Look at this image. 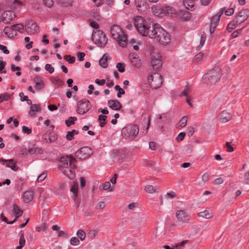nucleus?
I'll list each match as a JSON object with an SVG mask.
<instances>
[{"label": "nucleus", "instance_id": "obj_17", "mask_svg": "<svg viewBox=\"0 0 249 249\" xmlns=\"http://www.w3.org/2000/svg\"><path fill=\"white\" fill-rule=\"evenodd\" d=\"M129 58L131 64L133 67L139 68L141 66V61L139 59L138 55L135 53H130L129 54Z\"/></svg>", "mask_w": 249, "mask_h": 249}, {"label": "nucleus", "instance_id": "obj_42", "mask_svg": "<svg viewBox=\"0 0 249 249\" xmlns=\"http://www.w3.org/2000/svg\"><path fill=\"white\" fill-rule=\"evenodd\" d=\"M36 229L38 232L40 231L41 230L45 231L47 229V223L43 222L40 226L36 227Z\"/></svg>", "mask_w": 249, "mask_h": 249}, {"label": "nucleus", "instance_id": "obj_12", "mask_svg": "<svg viewBox=\"0 0 249 249\" xmlns=\"http://www.w3.org/2000/svg\"><path fill=\"white\" fill-rule=\"evenodd\" d=\"M135 4L141 13L145 14L149 9V6L146 0H135Z\"/></svg>", "mask_w": 249, "mask_h": 249}, {"label": "nucleus", "instance_id": "obj_8", "mask_svg": "<svg viewBox=\"0 0 249 249\" xmlns=\"http://www.w3.org/2000/svg\"><path fill=\"white\" fill-rule=\"evenodd\" d=\"M151 63L154 70L159 71L162 66L160 55L155 52L151 54Z\"/></svg>", "mask_w": 249, "mask_h": 249}, {"label": "nucleus", "instance_id": "obj_6", "mask_svg": "<svg viewBox=\"0 0 249 249\" xmlns=\"http://www.w3.org/2000/svg\"><path fill=\"white\" fill-rule=\"evenodd\" d=\"M176 217L177 222L179 225L184 226L189 223L191 216L189 213L185 210H178L176 212Z\"/></svg>", "mask_w": 249, "mask_h": 249}, {"label": "nucleus", "instance_id": "obj_33", "mask_svg": "<svg viewBox=\"0 0 249 249\" xmlns=\"http://www.w3.org/2000/svg\"><path fill=\"white\" fill-rule=\"evenodd\" d=\"M12 30L14 31H19L22 33L21 30H23L24 25L21 23L16 24L11 26Z\"/></svg>", "mask_w": 249, "mask_h": 249}, {"label": "nucleus", "instance_id": "obj_34", "mask_svg": "<svg viewBox=\"0 0 249 249\" xmlns=\"http://www.w3.org/2000/svg\"><path fill=\"white\" fill-rule=\"evenodd\" d=\"M107 118V116L103 115H100L99 116L98 120L100 122V126L101 127H104L107 122H106V119Z\"/></svg>", "mask_w": 249, "mask_h": 249}, {"label": "nucleus", "instance_id": "obj_29", "mask_svg": "<svg viewBox=\"0 0 249 249\" xmlns=\"http://www.w3.org/2000/svg\"><path fill=\"white\" fill-rule=\"evenodd\" d=\"M240 25L239 23H236V20L233 19L232 21L230 22L228 26L227 29L229 31V32H231L237 26Z\"/></svg>", "mask_w": 249, "mask_h": 249}, {"label": "nucleus", "instance_id": "obj_11", "mask_svg": "<svg viewBox=\"0 0 249 249\" xmlns=\"http://www.w3.org/2000/svg\"><path fill=\"white\" fill-rule=\"evenodd\" d=\"M25 30L28 34H35L39 32V27L32 20H28L25 25Z\"/></svg>", "mask_w": 249, "mask_h": 249}, {"label": "nucleus", "instance_id": "obj_15", "mask_svg": "<svg viewBox=\"0 0 249 249\" xmlns=\"http://www.w3.org/2000/svg\"><path fill=\"white\" fill-rule=\"evenodd\" d=\"M160 10V14H164L165 16L171 17L177 16L178 14V11H176L174 8L170 6L162 7Z\"/></svg>", "mask_w": 249, "mask_h": 249}, {"label": "nucleus", "instance_id": "obj_37", "mask_svg": "<svg viewBox=\"0 0 249 249\" xmlns=\"http://www.w3.org/2000/svg\"><path fill=\"white\" fill-rule=\"evenodd\" d=\"M145 191L150 194H152L156 192V189L151 185H147L145 187Z\"/></svg>", "mask_w": 249, "mask_h": 249}, {"label": "nucleus", "instance_id": "obj_14", "mask_svg": "<svg viewBox=\"0 0 249 249\" xmlns=\"http://www.w3.org/2000/svg\"><path fill=\"white\" fill-rule=\"evenodd\" d=\"M16 17L14 13L11 11H6L1 15V21L5 24H8Z\"/></svg>", "mask_w": 249, "mask_h": 249}, {"label": "nucleus", "instance_id": "obj_55", "mask_svg": "<svg viewBox=\"0 0 249 249\" xmlns=\"http://www.w3.org/2000/svg\"><path fill=\"white\" fill-rule=\"evenodd\" d=\"M67 158L69 159V161L70 163V165L71 167H72L73 165H72V163L76 162V160L75 158H74L72 156L70 155L69 156H67Z\"/></svg>", "mask_w": 249, "mask_h": 249}, {"label": "nucleus", "instance_id": "obj_40", "mask_svg": "<svg viewBox=\"0 0 249 249\" xmlns=\"http://www.w3.org/2000/svg\"><path fill=\"white\" fill-rule=\"evenodd\" d=\"M65 60L68 61L70 64H72L75 62V58L70 55H66L64 56Z\"/></svg>", "mask_w": 249, "mask_h": 249}, {"label": "nucleus", "instance_id": "obj_64", "mask_svg": "<svg viewBox=\"0 0 249 249\" xmlns=\"http://www.w3.org/2000/svg\"><path fill=\"white\" fill-rule=\"evenodd\" d=\"M46 177V174L43 173L41 174V175H40L38 177L37 181L38 182H41V181H43L45 178Z\"/></svg>", "mask_w": 249, "mask_h": 249}, {"label": "nucleus", "instance_id": "obj_48", "mask_svg": "<svg viewBox=\"0 0 249 249\" xmlns=\"http://www.w3.org/2000/svg\"><path fill=\"white\" fill-rule=\"evenodd\" d=\"M45 69L48 71L50 73H52L54 71V68L51 64H47L45 66Z\"/></svg>", "mask_w": 249, "mask_h": 249}, {"label": "nucleus", "instance_id": "obj_26", "mask_svg": "<svg viewBox=\"0 0 249 249\" xmlns=\"http://www.w3.org/2000/svg\"><path fill=\"white\" fill-rule=\"evenodd\" d=\"M28 153L30 155L43 153V150L41 147L33 146L29 147Z\"/></svg>", "mask_w": 249, "mask_h": 249}, {"label": "nucleus", "instance_id": "obj_39", "mask_svg": "<svg viewBox=\"0 0 249 249\" xmlns=\"http://www.w3.org/2000/svg\"><path fill=\"white\" fill-rule=\"evenodd\" d=\"M77 235L81 241H83L85 239L86 233L83 230H79L77 232Z\"/></svg>", "mask_w": 249, "mask_h": 249}, {"label": "nucleus", "instance_id": "obj_61", "mask_svg": "<svg viewBox=\"0 0 249 249\" xmlns=\"http://www.w3.org/2000/svg\"><path fill=\"white\" fill-rule=\"evenodd\" d=\"M226 146L227 148V151L231 152L233 151V148L231 145V142H227L226 143Z\"/></svg>", "mask_w": 249, "mask_h": 249}, {"label": "nucleus", "instance_id": "obj_50", "mask_svg": "<svg viewBox=\"0 0 249 249\" xmlns=\"http://www.w3.org/2000/svg\"><path fill=\"white\" fill-rule=\"evenodd\" d=\"M58 2L61 5L67 7L71 5V2L67 1V0H58Z\"/></svg>", "mask_w": 249, "mask_h": 249}, {"label": "nucleus", "instance_id": "obj_5", "mask_svg": "<svg viewBox=\"0 0 249 249\" xmlns=\"http://www.w3.org/2000/svg\"><path fill=\"white\" fill-rule=\"evenodd\" d=\"M139 126L137 125H132L124 127L122 130V135L125 139H133L138 134Z\"/></svg>", "mask_w": 249, "mask_h": 249}, {"label": "nucleus", "instance_id": "obj_41", "mask_svg": "<svg viewBox=\"0 0 249 249\" xmlns=\"http://www.w3.org/2000/svg\"><path fill=\"white\" fill-rule=\"evenodd\" d=\"M10 98V95L8 93H5L4 94H0V103L3 101H7Z\"/></svg>", "mask_w": 249, "mask_h": 249}, {"label": "nucleus", "instance_id": "obj_59", "mask_svg": "<svg viewBox=\"0 0 249 249\" xmlns=\"http://www.w3.org/2000/svg\"><path fill=\"white\" fill-rule=\"evenodd\" d=\"M85 56V53L83 52H78L77 53V56L78 58L79 61H82L84 59V57Z\"/></svg>", "mask_w": 249, "mask_h": 249}, {"label": "nucleus", "instance_id": "obj_47", "mask_svg": "<svg viewBox=\"0 0 249 249\" xmlns=\"http://www.w3.org/2000/svg\"><path fill=\"white\" fill-rule=\"evenodd\" d=\"M166 196L169 198H174L177 197V195L175 192L170 191L166 193Z\"/></svg>", "mask_w": 249, "mask_h": 249}, {"label": "nucleus", "instance_id": "obj_43", "mask_svg": "<svg viewBox=\"0 0 249 249\" xmlns=\"http://www.w3.org/2000/svg\"><path fill=\"white\" fill-rule=\"evenodd\" d=\"M70 243L72 246H77L80 244V241L78 237H73L70 240Z\"/></svg>", "mask_w": 249, "mask_h": 249}, {"label": "nucleus", "instance_id": "obj_21", "mask_svg": "<svg viewBox=\"0 0 249 249\" xmlns=\"http://www.w3.org/2000/svg\"><path fill=\"white\" fill-rule=\"evenodd\" d=\"M107 104L110 108L114 110H119L122 107L121 103L117 100H110Z\"/></svg>", "mask_w": 249, "mask_h": 249}, {"label": "nucleus", "instance_id": "obj_4", "mask_svg": "<svg viewBox=\"0 0 249 249\" xmlns=\"http://www.w3.org/2000/svg\"><path fill=\"white\" fill-rule=\"evenodd\" d=\"M92 40L100 47H105L107 42V38L106 35L100 30L93 32Z\"/></svg>", "mask_w": 249, "mask_h": 249}, {"label": "nucleus", "instance_id": "obj_25", "mask_svg": "<svg viewBox=\"0 0 249 249\" xmlns=\"http://www.w3.org/2000/svg\"><path fill=\"white\" fill-rule=\"evenodd\" d=\"M41 107L38 105H32V106L30 107V111L29 112V115L32 117H35L36 116L35 112H39L41 111Z\"/></svg>", "mask_w": 249, "mask_h": 249}, {"label": "nucleus", "instance_id": "obj_16", "mask_svg": "<svg viewBox=\"0 0 249 249\" xmlns=\"http://www.w3.org/2000/svg\"><path fill=\"white\" fill-rule=\"evenodd\" d=\"M161 32V36H158L157 40L163 44H167L170 41V37L169 34L164 30H160Z\"/></svg>", "mask_w": 249, "mask_h": 249}, {"label": "nucleus", "instance_id": "obj_10", "mask_svg": "<svg viewBox=\"0 0 249 249\" xmlns=\"http://www.w3.org/2000/svg\"><path fill=\"white\" fill-rule=\"evenodd\" d=\"M92 154V150L88 146H85L78 150L75 153V156L78 159L84 160Z\"/></svg>", "mask_w": 249, "mask_h": 249}, {"label": "nucleus", "instance_id": "obj_31", "mask_svg": "<svg viewBox=\"0 0 249 249\" xmlns=\"http://www.w3.org/2000/svg\"><path fill=\"white\" fill-rule=\"evenodd\" d=\"M25 244V239L23 233H21L20 235L19 246L16 248V249H22Z\"/></svg>", "mask_w": 249, "mask_h": 249}, {"label": "nucleus", "instance_id": "obj_63", "mask_svg": "<svg viewBox=\"0 0 249 249\" xmlns=\"http://www.w3.org/2000/svg\"><path fill=\"white\" fill-rule=\"evenodd\" d=\"M220 18L218 16H214L212 17L211 22L214 23L218 24L220 20Z\"/></svg>", "mask_w": 249, "mask_h": 249}, {"label": "nucleus", "instance_id": "obj_2", "mask_svg": "<svg viewBox=\"0 0 249 249\" xmlns=\"http://www.w3.org/2000/svg\"><path fill=\"white\" fill-rule=\"evenodd\" d=\"M222 75L221 69L218 67H215L205 73L203 79L206 84L214 85L220 80Z\"/></svg>", "mask_w": 249, "mask_h": 249}, {"label": "nucleus", "instance_id": "obj_58", "mask_svg": "<svg viewBox=\"0 0 249 249\" xmlns=\"http://www.w3.org/2000/svg\"><path fill=\"white\" fill-rule=\"evenodd\" d=\"M5 64V63L0 60V73H5L6 72V71H2L4 69Z\"/></svg>", "mask_w": 249, "mask_h": 249}, {"label": "nucleus", "instance_id": "obj_9", "mask_svg": "<svg viewBox=\"0 0 249 249\" xmlns=\"http://www.w3.org/2000/svg\"><path fill=\"white\" fill-rule=\"evenodd\" d=\"M91 104L88 100H82L77 104L76 111L79 114H84L91 108Z\"/></svg>", "mask_w": 249, "mask_h": 249}, {"label": "nucleus", "instance_id": "obj_44", "mask_svg": "<svg viewBox=\"0 0 249 249\" xmlns=\"http://www.w3.org/2000/svg\"><path fill=\"white\" fill-rule=\"evenodd\" d=\"M116 68L120 72H124L125 71L124 64L122 63H118L116 65Z\"/></svg>", "mask_w": 249, "mask_h": 249}, {"label": "nucleus", "instance_id": "obj_35", "mask_svg": "<svg viewBox=\"0 0 249 249\" xmlns=\"http://www.w3.org/2000/svg\"><path fill=\"white\" fill-rule=\"evenodd\" d=\"M77 120L75 117H70L69 119L65 121V124L67 126H70L72 124H74V121Z\"/></svg>", "mask_w": 249, "mask_h": 249}, {"label": "nucleus", "instance_id": "obj_7", "mask_svg": "<svg viewBox=\"0 0 249 249\" xmlns=\"http://www.w3.org/2000/svg\"><path fill=\"white\" fill-rule=\"evenodd\" d=\"M148 81L150 87L154 89L160 88L162 85V76L159 73L154 72L148 77Z\"/></svg>", "mask_w": 249, "mask_h": 249}, {"label": "nucleus", "instance_id": "obj_53", "mask_svg": "<svg viewBox=\"0 0 249 249\" xmlns=\"http://www.w3.org/2000/svg\"><path fill=\"white\" fill-rule=\"evenodd\" d=\"M58 236H62L65 239H67L69 237V234L63 231H60L58 232Z\"/></svg>", "mask_w": 249, "mask_h": 249}, {"label": "nucleus", "instance_id": "obj_30", "mask_svg": "<svg viewBox=\"0 0 249 249\" xmlns=\"http://www.w3.org/2000/svg\"><path fill=\"white\" fill-rule=\"evenodd\" d=\"M99 64L102 67L104 68H106L107 67V56L106 54H105L103 56L102 58L100 59Z\"/></svg>", "mask_w": 249, "mask_h": 249}, {"label": "nucleus", "instance_id": "obj_13", "mask_svg": "<svg viewBox=\"0 0 249 249\" xmlns=\"http://www.w3.org/2000/svg\"><path fill=\"white\" fill-rule=\"evenodd\" d=\"M249 17V11L248 9H243L238 13L234 18L236 23L241 24L244 22Z\"/></svg>", "mask_w": 249, "mask_h": 249}, {"label": "nucleus", "instance_id": "obj_38", "mask_svg": "<svg viewBox=\"0 0 249 249\" xmlns=\"http://www.w3.org/2000/svg\"><path fill=\"white\" fill-rule=\"evenodd\" d=\"M11 70L13 71H18L16 72V74L18 76H20L21 74L20 71L21 70V68L19 67L16 66L14 64H12L11 66Z\"/></svg>", "mask_w": 249, "mask_h": 249}, {"label": "nucleus", "instance_id": "obj_60", "mask_svg": "<svg viewBox=\"0 0 249 249\" xmlns=\"http://www.w3.org/2000/svg\"><path fill=\"white\" fill-rule=\"evenodd\" d=\"M22 131L26 134H30L32 133V129L31 128H29L28 127L26 126H23L22 127Z\"/></svg>", "mask_w": 249, "mask_h": 249}, {"label": "nucleus", "instance_id": "obj_51", "mask_svg": "<svg viewBox=\"0 0 249 249\" xmlns=\"http://www.w3.org/2000/svg\"><path fill=\"white\" fill-rule=\"evenodd\" d=\"M204 56V53H203L200 52L196 54L194 58L195 60L196 61H199L203 58Z\"/></svg>", "mask_w": 249, "mask_h": 249}, {"label": "nucleus", "instance_id": "obj_3", "mask_svg": "<svg viewBox=\"0 0 249 249\" xmlns=\"http://www.w3.org/2000/svg\"><path fill=\"white\" fill-rule=\"evenodd\" d=\"M110 33L112 37L122 47H124L127 44V37L121 27L117 25H113L110 28Z\"/></svg>", "mask_w": 249, "mask_h": 249}, {"label": "nucleus", "instance_id": "obj_24", "mask_svg": "<svg viewBox=\"0 0 249 249\" xmlns=\"http://www.w3.org/2000/svg\"><path fill=\"white\" fill-rule=\"evenodd\" d=\"M34 192L33 191H27L23 194V199L25 203H29L34 198Z\"/></svg>", "mask_w": 249, "mask_h": 249}, {"label": "nucleus", "instance_id": "obj_56", "mask_svg": "<svg viewBox=\"0 0 249 249\" xmlns=\"http://www.w3.org/2000/svg\"><path fill=\"white\" fill-rule=\"evenodd\" d=\"M242 31V29L237 30L234 31L231 34V36L233 38L237 37L239 34H241Z\"/></svg>", "mask_w": 249, "mask_h": 249}, {"label": "nucleus", "instance_id": "obj_45", "mask_svg": "<svg viewBox=\"0 0 249 249\" xmlns=\"http://www.w3.org/2000/svg\"><path fill=\"white\" fill-rule=\"evenodd\" d=\"M0 219L2 221H4L8 224H13L15 221H16V219H15L12 221H8L7 218L4 215L3 213H1L0 215Z\"/></svg>", "mask_w": 249, "mask_h": 249}, {"label": "nucleus", "instance_id": "obj_1", "mask_svg": "<svg viewBox=\"0 0 249 249\" xmlns=\"http://www.w3.org/2000/svg\"><path fill=\"white\" fill-rule=\"evenodd\" d=\"M134 25L138 32L143 36H149L150 38L157 39L158 36H161L160 30H164L157 23L151 24L148 25L144 19L140 16L134 18Z\"/></svg>", "mask_w": 249, "mask_h": 249}, {"label": "nucleus", "instance_id": "obj_27", "mask_svg": "<svg viewBox=\"0 0 249 249\" xmlns=\"http://www.w3.org/2000/svg\"><path fill=\"white\" fill-rule=\"evenodd\" d=\"M13 213L17 219V218H18L22 215L23 211L20 210L17 204H14L13 205Z\"/></svg>", "mask_w": 249, "mask_h": 249}, {"label": "nucleus", "instance_id": "obj_23", "mask_svg": "<svg viewBox=\"0 0 249 249\" xmlns=\"http://www.w3.org/2000/svg\"><path fill=\"white\" fill-rule=\"evenodd\" d=\"M0 160L3 162V164H4V162H6V167H10L11 169H12L14 171L18 170V168L17 166L16 163L14 161V160L13 159H10L8 160L0 159Z\"/></svg>", "mask_w": 249, "mask_h": 249}, {"label": "nucleus", "instance_id": "obj_22", "mask_svg": "<svg viewBox=\"0 0 249 249\" xmlns=\"http://www.w3.org/2000/svg\"><path fill=\"white\" fill-rule=\"evenodd\" d=\"M183 20H188L191 18V15L189 12L186 10H180L178 11L177 16Z\"/></svg>", "mask_w": 249, "mask_h": 249}, {"label": "nucleus", "instance_id": "obj_52", "mask_svg": "<svg viewBox=\"0 0 249 249\" xmlns=\"http://www.w3.org/2000/svg\"><path fill=\"white\" fill-rule=\"evenodd\" d=\"M43 3L49 8H51L53 5V0H43Z\"/></svg>", "mask_w": 249, "mask_h": 249}, {"label": "nucleus", "instance_id": "obj_20", "mask_svg": "<svg viewBox=\"0 0 249 249\" xmlns=\"http://www.w3.org/2000/svg\"><path fill=\"white\" fill-rule=\"evenodd\" d=\"M220 121L222 123H226L230 121L232 118L231 114L227 110H223L219 114Z\"/></svg>", "mask_w": 249, "mask_h": 249}, {"label": "nucleus", "instance_id": "obj_32", "mask_svg": "<svg viewBox=\"0 0 249 249\" xmlns=\"http://www.w3.org/2000/svg\"><path fill=\"white\" fill-rule=\"evenodd\" d=\"M78 131L73 130L71 131H68L66 136V138L68 141H71L73 139L74 134H78Z\"/></svg>", "mask_w": 249, "mask_h": 249}, {"label": "nucleus", "instance_id": "obj_54", "mask_svg": "<svg viewBox=\"0 0 249 249\" xmlns=\"http://www.w3.org/2000/svg\"><path fill=\"white\" fill-rule=\"evenodd\" d=\"M68 159L67 157L66 158L65 157H61L60 158L59 161L64 165H68L69 162Z\"/></svg>", "mask_w": 249, "mask_h": 249}, {"label": "nucleus", "instance_id": "obj_36", "mask_svg": "<svg viewBox=\"0 0 249 249\" xmlns=\"http://www.w3.org/2000/svg\"><path fill=\"white\" fill-rule=\"evenodd\" d=\"M102 189L104 190H108L109 192L113 191V188H111V185L109 182L107 181L103 183L102 185Z\"/></svg>", "mask_w": 249, "mask_h": 249}, {"label": "nucleus", "instance_id": "obj_49", "mask_svg": "<svg viewBox=\"0 0 249 249\" xmlns=\"http://www.w3.org/2000/svg\"><path fill=\"white\" fill-rule=\"evenodd\" d=\"M44 87V84L43 81L40 82L39 83L36 82V84L35 86V89L37 90H39L41 89Z\"/></svg>", "mask_w": 249, "mask_h": 249}, {"label": "nucleus", "instance_id": "obj_19", "mask_svg": "<svg viewBox=\"0 0 249 249\" xmlns=\"http://www.w3.org/2000/svg\"><path fill=\"white\" fill-rule=\"evenodd\" d=\"M59 168L61 170H62L63 173L66 175L70 179H73L75 178V173L74 171L72 170V169H74L75 168L74 165H73L72 167H71V169H69L67 168H65L63 166H59Z\"/></svg>", "mask_w": 249, "mask_h": 249}, {"label": "nucleus", "instance_id": "obj_62", "mask_svg": "<svg viewBox=\"0 0 249 249\" xmlns=\"http://www.w3.org/2000/svg\"><path fill=\"white\" fill-rule=\"evenodd\" d=\"M234 9L232 8H229L227 10L225 11V15L226 16H231L234 13Z\"/></svg>", "mask_w": 249, "mask_h": 249}, {"label": "nucleus", "instance_id": "obj_57", "mask_svg": "<svg viewBox=\"0 0 249 249\" xmlns=\"http://www.w3.org/2000/svg\"><path fill=\"white\" fill-rule=\"evenodd\" d=\"M105 207H106V204H105V202L103 201H100V202H98V204H97V205L96 206V208L97 209L100 210V209H102L104 208Z\"/></svg>", "mask_w": 249, "mask_h": 249}, {"label": "nucleus", "instance_id": "obj_18", "mask_svg": "<svg viewBox=\"0 0 249 249\" xmlns=\"http://www.w3.org/2000/svg\"><path fill=\"white\" fill-rule=\"evenodd\" d=\"M71 191L73 194L72 198L78 207L79 205L80 202L77 200V196L78 191V184L77 182H73V185L71 188Z\"/></svg>", "mask_w": 249, "mask_h": 249}, {"label": "nucleus", "instance_id": "obj_28", "mask_svg": "<svg viewBox=\"0 0 249 249\" xmlns=\"http://www.w3.org/2000/svg\"><path fill=\"white\" fill-rule=\"evenodd\" d=\"M198 216L203 218L209 219L212 217L213 214L207 210H204L198 213Z\"/></svg>", "mask_w": 249, "mask_h": 249}, {"label": "nucleus", "instance_id": "obj_46", "mask_svg": "<svg viewBox=\"0 0 249 249\" xmlns=\"http://www.w3.org/2000/svg\"><path fill=\"white\" fill-rule=\"evenodd\" d=\"M187 122V117L186 116L183 117L179 122V126L183 127L186 126Z\"/></svg>", "mask_w": 249, "mask_h": 249}]
</instances>
